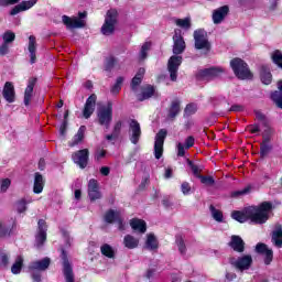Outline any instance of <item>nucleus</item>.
I'll return each instance as SVG.
<instances>
[{
	"instance_id": "obj_1",
	"label": "nucleus",
	"mask_w": 282,
	"mask_h": 282,
	"mask_svg": "<svg viewBox=\"0 0 282 282\" xmlns=\"http://www.w3.org/2000/svg\"><path fill=\"white\" fill-rule=\"evenodd\" d=\"M274 210V205L272 202L264 200L257 206H249L241 210H234L231 217L235 221L239 224H246V221H251L256 226H263L270 220V214Z\"/></svg>"
},
{
	"instance_id": "obj_2",
	"label": "nucleus",
	"mask_w": 282,
	"mask_h": 282,
	"mask_svg": "<svg viewBox=\"0 0 282 282\" xmlns=\"http://www.w3.org/2000/svg\"><path fill=\"white\" fill-rule=\"evenodd\" d=\"M230 67L239 80H252L254 78V74L250 70V66L248 63L240 57H235L230 61Z\"/></svg>"
},
{
	"instance_id": "obj_3",
	"label": "nucleus",
	"mask_w": 282,
	"mask_h": 282,
	"mask_svg": "<svg viewBox=\"0 0 282 282\" xmlns=\"http://www.w3.org/2000/svg\"><path fill=\"white\" fill-rule=\"evenodd\" d=\"M194 47L195 50L203 51L204 54H209L213 50V44L208 40V32L204 29H197L194 31Z\"/></svg>"
},
{
	"instance_id": "obj_4",
	"label": "nucleus",
	"mask_w": 282,
	"mask_h": 282,
	"mask_svg": "<svg viewBox=\"0 0 282 282\" xmlns=\"http://www.w3.org/2000/svg\"><path fill=\"white\" fill-rule=\"evenodd\" d=\"M116 25H118V10L110 9L106 12L105 22L100 30L101 34L111 36L116 32Z\"/></svg>"
},
{
	"instance_id": "obj_5",
	"label": "nucleus",
	"mask_w": 282,
	"mask_h": 282,
	"mask_svg": "<svg viewBox=\"0 0 282 282\" xmlns=\"http://www.w3.org/2000/svg\"><path fill=\"white\" fill-rule=\"evenodd\" d=\"M97 120L100 127H105L106 129L111 127V122L113 121V104L111 101H108L106 107L98 110Z\"/></svg>"
},
{
	"instance_id": "obj_6",
	"label": "nucleus",
	"mask_w": 282,
	"mask_h": 282,
	"mask_svg": "<svg viewBox=\"0 0 282 282\" xmlns=\"http://www.w3.org/2000/svg\"><path fill=\"white\" fill-rule=\"evenodd\" d=\"M225 72L226 70L221 66H212L209 68L199 69L196 73V80H215V78H219Z\"/></svg>"
},
{
	"instance_id": "obj_7",
	"label": "nucleus",
	"mask_w": 282,
	"mask_h": 282,
	"mask_svg": "<svg viewBox=\"0 0 282 282\" xmlns=\"http://www.w3.org/2000/svg\"><path fill=\"white\" fill-rule=\"evenodd\" d=\"M79 18H70L69 15H63L62 22L67 28V30H78L85 28L86 23L83 19L87 18V11L79 12Z\"/></svg>"
},
{
	"instance_id": "obj_8",
	"label": "nucleus",
	"mask_w": 282,
	"mask_h": 282,
	"mask_svg": "<svg viewBox=\"0 0 282 282\" xmlns=\"http://www.w3.org/2000/svg\"><path fill=\"white\" fill-rule=\"evenodd\" d=\"M229 263L232 268L238 270V272H246V270H250V268H252L253 260L251 254H245L237 259L230 258Z\"/></svg>"
},
{
	"instance_id": "obj_9",
	"label": "nucleus",
	"mask_w": 282,
	"mask_h": 282,
	"mask_svg": "<svg viewBox=\"0 0 282 282\" xmlns=\"http://www.w3.org/2000/svg\"><path fill=\"white\" fill-rule=\"evenodd\" d=\"M61 260L63 265V274L65 278V282H74V268L72 267V262H69V256L64 248H61Z\"/></svg>"
},
{
	"instance_id": "obj_10",
	"label": "nucleus",
	"mask_w": 282,
	"mask_h": 282,
	"mask_svg": "<svg viewBox=\"0 0 282 282\" xmlns=\"http://www.w3.org/2000/svg\"><path fill=\"white\" fill-rule=\"evenodd\" d=\"M182 61H184L182 55H172L167 61V70L170 72V80L172 83L177 82V72H180Z\"/></svg>"
},
{
	"instance_id": "obj_11",
	"label": "nucleus",
	"mask_w": 282,
	"mask_h": 282,
	"mask_svg": "<svg viewBox=\"0 0 282 282\" xmlns=\"http://www.w3.org/2000/svg\"><path fill=\"white\" fill-rule=\"evenodd\" d=\"M166 135H169V131L166 129H161L155 135L154 141V156L155 160H160L162 155H164V141L166 140Z\"/></svg>"
},
{
	"instance_id": "obj_12",
	"label": "nucleus",
	"mask_w": 282,
	"mask_h": 282,
	"mask_svg": "<svg viewBox=\"0 0 282 282\" xmlns=\"http://www.w3.org/2000/svg\"><path fill=\"white\" fill-rule=\"evenodd\" d=\"M173 40V48L172 52L174 55L180 56V54H184L186 52V42L184 41V36L182 35V30L175 29Z\"/></svg>"
},
{
	"instance_id": "obj_13",
	"label": "nucleus",
	"mask_w": 282,
	"mask_h": 282,
	"mask_svg": "<svg viewBox=\"0 0 282 282\" xmlns=\"http://www.w3.org/2000/svg\"><path fill=\"white\" fill-rule=\"evenodd\" d=\"M45 241H47V221H45V219H40L37 221V234L35 235L36 248H43Z\"/></svg>"
},
{
	"instance_id": "obj_14",
	"label": "nucleus",
	"mask_w": 282,
	"mask_h": 282,
	"mask_svg": "<svg viewBox=\"0 0 282 282\" xmlns=\"http://www.w3.org/2000/svg\"><path fill=\"white\" fill-rule=\"evenodd\" d=\"M72 160L79 169H87L89 164V149H83L72 154Z\"/></svg>"
},
{
	"instance_id": "obj_15",
	"label": "nucleus",
	"mask_w": 282,
	"mask_h": 282,
	"mask_svg": "<svg viewBox=\"0 0 282 282\" xmlns=\"http://www.w3.org/2000/svg\"><path fill=\"white\" fill-rule=\"evenodd\" d=\"M88 197L90 202H97V199H102V192H100V184L96 178H90L88 181Z\"/></svg>"
},
{
	"instance_id": "obj_16",
	"label": "nucleus",
	"mask_w": 282,
	"mask_h": 282,
	"mask_svg": "<svg viewBox=\"0 0 282 282\" xmlns=\"http://www.w3.org/2000/svg\"><path fill=\"white\" fill-rule=\"evenodd\" d=\"M129 132H130V142L132 144H138L140 142V138H142V128L140 127V122L135 119H131L129 122Z\"/></svg>"
},
{
	"instance_id": "obj_17",
	"label": "nucleus",
	"mask_w": 282,
	"mask_h": 282,
	"mask_svg": "<svg viewBox=\"0 0 282 282\" xmlns=\"http://www.w3.org/2000/svg\"><path fill=\"white\" fill-rule=\"evenodd\" d=\"M96 100H98V96L96 94H91L87 99L84 105L83 109V117L86 120H89L91 116H94V111H96Z\"/></svg>"
},
{
	"instance_id": "obj_18",
	"label": "nucleus",
	"mask_w": 282,
	"mask_h": 282,
	"mask_svg": "<svg viewBox=\"0 0 282 282\" xmlns=\"http://www.w3.org/2000/svg\"><path fill=\"white\" fill-rule=\"evenodd\" d=\"M256 252L264 256V265H270L274 259V251L268 248V245L259 242L256 246Z\"/></svg>"
},
{
	"instance_id": "obj_19",
	"label": "nucleus",
	"mask_w": 282,
	"mask_h": 282,
	"mask_svg": "<svg viewBox=\"0 0 282 282\" xmlns=\"http://www.w3.org/2000/svg\"><path fill=\"white\" fill-rule=\"evenodd\" d=\"M104 219L106 224H117L119 225V230H123V220L122 217L120 216V212H116L113 209H108L104 216Z\"/></svg>"
},
{
	"instance_id": "obj_20",
	"label": "nucleus",
	"mask_w": 282,
	"mask_h": 282,
	"mask_svg": "<svg viewBox=\"0 0 282 282\" xmlns=\"http://www.w3.org/2000/svg\"><path fill=\"white\" fill-rule=\"evenodd\" d=\"M230 14V7L228 6H223L216 10L213 11V23L215 25H219Z\"/></svg>"
},
{
	"instance_id": "obj_21",
	"label": "nucleus",
	"mask_w": 282,
	"mask_h": 282,
	"mask_svg": "<svg viewBox=\"0 0 282 282\" xmlns=\"http://www.w3.org/2000/svg\"><path fill=\"white\" fill-rule=\"evenodd\" d=\"M182 113V100L173 99L167 108V120H175Z\"/></svg>"
},
{
	"instance_id": "obj_22",
	"label": "nucleus",
	"mask_w": 282,
	"mask_h": 282,
	"mask_svg": "<svg viewBox=\"0 0 282 282\" xmlns=\"http://www.w3.org/2000/svg\"><path fill=\"white\" fill-rule=\"evenodd\" d=\"M228 246L232 248L234 252H238L239 254L246 252V241H243L241 236L232 235Z\"/></svg>"
},
{
	"instance_id": "obj_23",
	"label": "nucleus",
	"mask_w": 282,
	"mask_h": 282,
	"mask_svg": "<svg viewBox=\"0 0 282 282\" xmlns=\"http://www.w3.org/2000/svg\"><path fill=\"white\" fill-rule=\"evenodd\" d=\"M153 96H155V86L147 84L141 87V93L137 95V99L139 102H144V100H150Z\"/></svg>"
},
{
	"instance_id": "obj_24",
	"label": "nucleus",
	"mask_w": 282,
	"mask_h": 282,
	"mask_svg": "<svg viewBox=\"0 0 282 282\" xmlns=\"http://www.w3.org/2000/svg\"><path fill=\"white\" fill-rule=\"evenodd\" d=\"M35 3H39V0L22 1L10 10V15L17 17V14H19L20 12H25L31 8H34Z\"/></svg>"
},
{
	"instance_id": "obj_25",
	"label": "nucleus",
	"mask_w": 282,
	"mask_h": 282,
	"mask_svg": "<svg viewBox=\"0 0 282 282\" xmlns=\"http://www.w3.org/2000/svg\"><path fill=\"white\" fill-rule=\"evenodd\" d=\"M36 83H39V79L36 77H31L28 80L26 88L24 90V105L25 107H29L31 100H32V94H34V87H36Z\"/></svg>"
},
{
	"instance_id": "obj_26",
	"label": "nucleus",
	"mask_w": 282,
	"mask_h": 282,
	"mask_svg": "<svg viewBox=\"0 0 282 282\" xmlns=\"http://www.w3.org/2000/svg\"><path fill=\"white\" fill-rule=\"evenodd\" d=\"M2 96L4 100H7L9 104H12L17 100V91L14 90V84L11 82H7L4 84Z\"/></svg>"
},
{
	"instance_id": "obj_27",
	"label": "nucleus",
	"mask_w": 282,
	"mask_h": 282,
	"mask_svg": "<svg viewBox=\"0 0 282 282\" xmlns=\"http://www.w3.org/2000/svg\"><path fill=\"white\" fill-rule=\"evenodd\" d=\"M52 259L45 257L42 260H36L30 263L29 270H39L40 272H45L50 268Z\"/></svg>"
},
{
	"instance_id": "obj_28",
	"label": "nucleus",
	"mask_w": 282,
	"mask_h": 282,
	"mask_svg": "<svg viewBox=\"0 0 282 282\" xmlns=\"http://www.w3.org/2000/svg\"><path fill=\"white\" fill-rule=\"evenodd\" d=\"M43 188H45V178H43L42 173L36 172L34 174L33 193H35V195H41Z\"/></svg>"
},
{
	"instance_id": "obj_29",
	"label": "nucleus",
	"mask_w": 282,
	"mask_h": 282,
	"mask_svg": "<svg viewBox=\"0 0 282 282\" xmlns=\"http://www.w3.org/2000/svg\"><path fill=\"white\" fill-rule=\"evenodd\" d=\"M144 74H147V69H144V67L138 69L137 74L131 79L130 87L132 91H138V87L142 85V80L144 79Z\"/></svg>"
},
{
	"instance_id": "obj_30",
	"label": "nucleus",
	"mask_w": 282,
	"mask_h": 282,
	"mask_svg": "<svg viewBox=\"0 0 282 282\" xmlns=\"http://www.w3.org/2000/svg\"><path fill=\"white\" fill-rule=\"evenodd\" d=\"M29 54H30V63L34 65L36 63V36L30 35L29 36Z\"/></svg>"
},
{
	"instance_id": "obj_31",
	"label": "nucleus",
	"mask_w": 282,
	"mask_h": 282,
	"mask_svg": "<svg viewBox=\"0 0 282 282\" xmlns=\"http://www.w3.org/2000/svg\"><path fill=\"white\" fill-rule=\"evenodd\" d=\"M278 89L271 93V100L276 105L279 109H282V79L278 82Z\"/></svg>"
},
{
	"instance_id": "obj_32",
	"label": "nucleus",
	"mask_w": 282,
	"mask_h": 282,
	"mask_svg": "<svg viewBox=\"0 0 282 282\" xmlns=\"http://www.w3.org/2000/svg\"><path fill=\"white\" fill-rule=\"evenodd\" d=\"M271 241L275 248H282V226L276 225L275 229L272 231Z\"/></svg>"
},
{
	"instance_id": "obj_33",
	"label": "nucleus",
	"mask_w": 282,
	"mask_h": 282,
	"mask_svg": "<svg viewBox=\"0 0 282 282\" xmlns=\"http://www.w3.org/2000/svg\"><path fill=\"white\" fill-rule=\"evenodd\" d=\"M130 226L132 230H135L137 232H140L141 235H144L147 232V221L139 218H133L130 221Z\"/></svg>"
},
{
	"instance_id": "obj_34",
	"label": "nucleus",
	"mask_w": 282,
	"mask_h": 282,
	"mask_svg": "<svg viewBox=\"0 0 282 282\" xmlns=\"http://www.w3.org/2000/svg\"><path fill=\"white\" fill-rule=\"evenodd\" d=\"M123 246L128 248V250H135V248L140 246V239L131 235H126L123 238Z\"/></svg>"
},
{
	"instance_id": "obj_35",
	"label": "nucleus",
	"mask_w": 282,
	"mask_h": 282,
	"mask_svg": "<svg viewBox=\"0 0 282 282\" xmlns=\"http://www.w3.org/2000/svg\"><path fill=\"white\" fill-rule=\"evenodd\" d=\"M260 80L263 85H271L272 84V73L268 66H261L260 68Z\"/></svg>"
},
{
	"instance_id": "obj_36",
	"label": "nucleus",
	"mask_w": 282,
	"mask_h": 282,
	"mask_svg": "<svg viewBox=\"0 0 282 282\" xmlns=\"http://www.w3.org/2000/svg\"><path fill=\"white\" fill-rule=\"evenodd\" d=\"M116 65H118V58L113 55H110L105 58L104 61V72L111 73L116 68Z\"/></svg>"
},
{
	"instance_id": "obj_37",
	"label": "nucleus",
	"mask_w": 282,
	"mask_h": 282,
	"mask_svg": "<svg viewBox=\"0 0 282 282\" xmlns=\"http://www.w3.org/2000/svg\"><path fill=\"white\" fill-rule=\"evenodd\" d=\"M87 131V127L80 126L77 133L73 137L72 143L69 147H76V144H80L83 140H85V132Z\"/></svg>"
},
{
	"instance_id": "obj_38",
	"label": "nucleus",
	"mask_w": 282,
	"mask_h": 282,
	"mask_svg": "<svg viewBox=\"0 0 282 282\" xmlns=\"http://www.w3.org/2000/svg\"><path fill=\"white\" fill-rule=\"evenodd\" d=\"M145 246L149 250H158L160 248V242L158 241L155 234H148Z\"/></svg>"
},
{
	"instance_id": "obj_39",
	"label": "nucleus",
	"mask_w": 282,
	"mask_h": 282,
	"mask_svg": "<svg viewBox=\"0 0 282 282\" xmlns=\"http://www.w3.org/2000/svg\"><path fill=\"white\" fill-rule=\"evenodd\" d=\"M101 254L104 257H107L108 259H113L116 257V251L113 250V247H111L109 243H104L100 247Z\"/></svg>"
},
{
	"instance_id": "obj_40",
	"label": "nucleus",
	"mask_w": 282,
	"mask_h": 282,
	"mask_svg": "<svg viewBox=\"0 0 282 282\" xmlns=\"http://www.w3.org/2000/svg\"><path fill=\"white\" fill-rule=\"evenodd\" d=\"M209 210L212 213L213 219L217 221L218 224H224V212L216 209L215 205L209 206Z\"/></svg>"
},
{
	"instance_id": "obj_41",
	"label": "nucleus",
	"mask_w": 282,
	"mask_h": 282,
	"mask_svg": "<svg viewBox=\"0 0 282 282\" xmlns=\"http://www.w3.org/2000/svg\"><path fill=\"white\" fill-rule=\"evenodd\" d=\"M273 145L272 144H262L260 143V158L261 160H265L270 153H272Z\"/></svg>"
},
{
	"instance_id": "obj_42",
	"label": "nucleus",
	"mask_w": 282,
	"mask_h": 282,
	"mask_svg": "<svg viewBox=\"0 0 282 282\" xmlns=\"http://www.w3.org/2000/svg\"><path fill=\"white\" fill-rule=\"evenodd\" d=\"M271 61L272 63H274V65H276V67L282 69V52L280 50L273 51L271 55Z\"/></svg>"
},
{
	"instance_id": "obj_43",
	"label": "nucleus",
	"mask_w": 282,
	"mask_h": 282,
	"mask_svg": "<svg viewBox=\"0 0 282 282\" xmlns=\"http://www.w3.org/2000/svg\"><path fill=\"white\" fill-rule=\"evenodd\" d=\"M21 270H23V258L19 257L12 264L11 272L12 274H21Z\"/></svg>"
},
{
	"instance_id": "obj_44",
	"label": "nucleus",
	"mask_w": 282,
	"mask_h": 282,
	"mask_svg": "<svg viewBox=\"0 0 282 282\" xmlns=\"http://www.w3.org/2000/svg\"><path fill=\"white\" fill-rule=\"evenodd\" d=\"M251 191H252V186L247 185L242 189L231 192L230 197H232V198L241 197L243 195L250 194Z\"/></svg>"
},
{
	"instance_id": "obj_45",
	"label": "nucleus",
	"mask_w": 282,
	"mask_h": 282,
	"mask_svg": "<svg viewBox=\"0 0 282 282\" xmlns=\"http://www.w3.org/2000/svg\"><path fill=\"white\" fill-rule=\"evenodd\" d=\"M197 113V104H187L184 109V118H188V116H195Z\"/></svg>"
},
{
	"instance_id": "obj_46",
	"label": "nucleus",
	"mask_w": 282,
	"mask_h": 282,
	"mask_svg": "<svg viewBox=\"0 0 282 282\" xmlns=\"http://www.w3.org/2000/svg\"><path fill=\"white\" fill-rule=\"evenodd\" d=\"M15 39L17 34L12 31H6L2 35V41L7 45H10V43H14Z\"/></svg>"
},
{
	"instance_id": "obj_47",
	"label": "nucleus",
	"mask_w": 282,
	"mask_h": 282,
	"mask_svg": "<svg viewBox=\"0 0 282 282\" xmlns=\"http://www.w3.org/2000/svg\"><path fill=\"white\" fill-rule=\"evenodd\" d=\"M186 163L195 177H199L202 175V169L199 167V165L195 164L191 159H186Z\"/></svg>"
},
{
	"instance_id": "obj_48",
	"label": "nucleus",
	"mask_w": 282,
	"mask_h": 282,
	"mask_svg": "<svg viewBox=\"0 0 282 282\" xmlns=\"http://www.w3.org/2000/svg\"><path fill=\"white\" fill-rule=\"evenodd\" d=\"M123 83H124V77L122 76L117 77L115 85L110 89L111 94H120Z\"/></svg>"
},
{
	"instance_id": "obj_49",
	"label": "nucleus",
	"mask_w": 282,
	"mask_h": 282,
	"mask_svg": "<svg viewBox=\"0 0 282 282\" xmlns=\"http://www.w3.org/2000/svg\"><path fill=\"white\" fill-rule=\"evenodd\" d=\"M12 228L13 227L6 226L0 221V238L3 239L6 237H10L12 235Z\"/></svg>"
},
{
	"instance_id": "obj_50",
	"label": "nucleus",
	"mask_w": 282,
	"mask_h": 282,
	"mask_svg": "<svg viewBox=\"0 0 282 282\" xmlns=\"http://www.w3.org/2000/svg\"><path fill=\"white\" fill-rule=\"evenodd\" d=\"M209 100L214 107H218V105H221V102H226L228 106L230 105L224 95L210 97Z\"/></svg>"
},
{
	"instance_id": "obj_51",
	"label": "nucleus",
	"mask_w": 282,
	"mask_h": 282,
	"mask_svg": "<svg viewBox=\"0 0 282 282\" xmlns=\"http://www.w3.org/2000/svg\"><path fill=\"white\" fill-rule=\"evenodd\" d=\"M151 50V43L150 42H145L142 46H141V51H140V61H144L147 59V56H149V51Z\"/></svg>"
},
{
	"instance_id": "obj_52",
	"label": "nucleus",
	"mask_w": 282,
	"mask_h": 282,
	"mask_svg": "<svg viewBox=\"0 0 282 282\" xmlns=\"http://www.w3.org/2000/svg\"><path fill=\"white\" fill-rule=\"evenodd\" d=\"M198 180H200V182L203 184H205V186H215V177L210 176V175H199Z\"/></svg>"
},
{
	"instance_id": "obj_53",
	"label": "nucleus",
	"mask_w": 282,
	"mask_h": 282,
	"mask_svg": "<svg viewBox=\"0 0 282 282\" xmlns=\"http://www.w3.org/2000/svg\"><path fill=\"white\" fill-rule=\"evenodd\" d=\"M94 158L95 162H100V160H105V158H107V150H105V148H97Z\"/></svg>"
},
{
	"instance_id": "obj_54",
	"label": "nucleus",
	"mask_w": 282,
	"mask_h": 282,
	"mask_svg": "<svg viewBox=\"0 0 282 282\" xmlns=\"http://www.w3.org/2000/svg\"><path fill=\"white\" fill-rule=\"evenodd\" d=\"M175 242L178 248V252H181V254H186V242H184V238L182 236H177Z\"/></svg>"
},
{
	"instance_id": "obj_55",
	"label": "nucleus",
	"mask_w": 282,
	"mask_h": 282,
	"mask_svg": "<svg viewBox=\"0 0 282 282\" xmlns=\"http://www.w3.org/2000/svg\"><path fill=\"white\" fill-rule=\"evenodd\" d=\"M25 210H28V200H25V198H22L17 202V212L19 213V215H21L25 213Z\"/></svg>"
},
{
	"instance_id": "obj_56",
	"label": "nucleus",
	"mask_w": 282,
	"mask_h": 282,
	"mask_svg": "<svg viewBox=\"0 0 282 282\" xmlns=\"http://www.w3.org/2000/svg\"><path fill=\"white\" fill-rule=\"evenodd\" d=\"M176 25L178 28H183V30H191V19H188V18L177 19Z\"/></svg>"
},
{
	"instance_id": "obj_57",
	"label": "nucleus",
	"mask_w": 282,
	"mask_h": 282,
	"mask_svg": "<svg viewBox=\"0 0 282 282\" xmlns=\"http://www.w3.org/2000/svg\"><path fill=\"white\" fill-rule=\"evenodd\" d=\"M10 263V257L6 252L0 253V268H8Z\"/></svg>"
},
{
	"instance_id": "obj_58",
	"label": "nucleus",
	"mask_w": 282,
	"mask_h": 282,
	"mask_svg": "<svg viewBox=\"0 0 282 282\" xmlns=\"http://www.w3.org/2000/svg\"><path fill=\"white\" fill-rule=\"evenodd\" d=\"M11 184H12V181L10 178H3L1 181V186H0L1 193H7Z\"/></svg>"
},
{
	"instance_id": "obj_59",
	"label": "nucleus",
	"mask_w": 282,
	"mask_h": 282,
	"mask_svg": "<svg viewBox=\"0 0 282 282\" xmlns=\"http://www.w3.org/2000/svg\"><path fill=\"white\" fill-rule=\"evenodd\" d=\"M29 272H31V278L34 282L42 281L41 271H39L37 269H34V270H29Z\"/></svg>"
},
{
	"instance_id": "obj_60",
	"label": "nucleus",
	"mask_w": 282,
	"mask_h": 282,
	"mask_svg": "<svg viewBox=\"0 0 282 282\" xmlns=\"http://www.w3.org/2000/svg\"><path fill=\"white\" fill-rule=\"evenodd\" d=\"M21 0H0V8H9V6H17Z\"/></svg>"
},
{
	"instance_id": "obj_61",
	"label": "nucleus",
	"mask_w": 282,
	"mask_h": 282,
	"mask_svg": "<svg viewBox=\"0 0 282 282\" xmlns=\"http://www.w3.org/2000/svg\"><path fill=\"white\" fill-rule=\"evenodd\" d=\"M254 115L257 120H259L260 122H263L264 127H268V118L265 117V115H263V112L256 110Z\"/></svg>"
},
{
	"instance_id": "obj_62",
	"label": "nucleus",
	"mask_w": 282,
	"mask_h": 282,
	"mask_svg": "<svg viewBox=\"0 0 282 282\" xmlns=\"http://www.w3.org/2000/svg\"><path fill=\"white\" fill-rule=\"evenodd\" d=\"M181 191L183 195H189L191 194V184L188 182H183L181 185Z\"/></svg>"
},
{
	"instance_id": "obj_63",
	"label": "nucleus",
	"mask_w": 282,
	"mask_h": 282,
	"mask_svg": "<svg viewBox=\"0 0 282 282\" xmlns=\"http://www.w3.org/2000/svg\"><path fill=\"white\" fill-rule=\"evenodd\" d=\"M192 147H195V137L189 135L185 139V149H192Z\"/></svg>"
},
{
	"instance_id": "obj_64",
	"label": "nucleus",
	"mask_w": 282,
	"mask_h": 282,
	"mask_svg": "<svg viewBox=\"0 0 282 282\" xmlns=\"http://www.w3.org/2000/svg\"><path fill=\"white\" fill-rule=\"evenodd\" d=\"M149 176H145L144 178H142L139 187H138V191H145L147 189V185L149 184Z\"/></svg>"
}]
</instances>
